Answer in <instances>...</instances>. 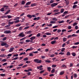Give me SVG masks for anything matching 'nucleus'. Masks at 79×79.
Wrapping results in <instances>:
<instances>
[{"instance_id":"1","label":"nucleus","mask_w":79,"mask_h":79,"mask_svg":"<svg viewBox=\"0 0 79 79\" xmlns=\"http://www.w3.org/2000/svg\"><path fill=\"white\" fill-rule=\"evenodd\" d=\"M34 62H36L37 63H42V60H39L38 59H35L34 60Z\"/></svg>"},{"instance_id":"2","label":"nucleus","mask_w":79,"mask_h":79,"mask_svg":"<svg viewBox=\"0 0 79 79\" xmlns=\"http://www.w3.org/2000/svg\"><path fill=\"white\" fill-rule=\"evenodd\" d=\"M35 39V36H32L31 37L30 39V40H31L30 42H32V43H33V42H32V41H33V40H34Z\"/></svg>"},{"instance_id":"3","label":"nucleus","mask_w":79,"mask_h":79,"mask_svg":"<svg viewBox=\"0 0 79 79\" xmlns=\"http://www.w3.org/2000/svg\"><path fill=\"white\" fill-rule=\"evenodd\" d=\"M11 21H12V20L11 19L9 20V22H8V23H9V24H13V23H15V21H12L11 22Z\"/></svg>"},{"instance_id":"4","label":"nucleus","mask_w":79,"mask_h":79,"mask_svg":"<svg viewBox=\"0 0 79 79\" xmlns=\"http://www.w3.org/2000/svg\"><path fill=\"white\" fill-rule=\"evenodd\" d=\"M23 33H22L20 34L19 35V36H20V37H23L25 36V34H23Z\"/></svg>"},{"instance_id":"5","label":"nucleus","mask_w":79,"mask_h":79,"mask_svg":"<svg viewBox=\"0 0 79 79\" xmlns=\"http://www.w3.org/2000/svg\"><path fill=\"white\" fill-rule=\"evenodd\" d=\"M4 34H10V33L11 32V31H8V30H6L4 31Z\"/></svg>"},{"instance_id":"6","label":"nucleus","mask_w":79,"mask_h":79,"mask_svg":"<svg viewBox=\"0 0 79 79\" xmlns=\"http://www.w3.org/2000/svg\"><path fill=\"white\" fill-rule=\"evenodd\" d=\"M58 5L57 3H53L51 4V7H54V6H56Z\"/></svg>"},{"instance_id":"7","label":"nucleus","mask_w":79,"mask_h":79,"mask_svg":"<svg viewBox=\"0 0 79 79\" xmlns=\"http://www.w3.org/2000/svg\"><path fill=\"white\" fill-rule=\"evenodd\" d=\"M14 47H12L10 48V49L9 51V52H12V51H14Z\"/></svg>"},{"instance_id":"8","label":"nucleus","mask_w":79,"mask_h":79,"mask_svg":"<svg viewBox=\"0 0 79 79\" xmlns=\"http://www.w3.org/2000/svg\"><path fill=\"white\" fill-rule=\"evenodd\" d=\"M45 62H46V63H50L51 62V61L48 60V59H47L45 60Z\"/></svg>"},{"instance_id":"9","label":"nucleus","mask_w":79,"mask_h":79,"mask_svg":"<svg viewBox=\"0 0 79 79\" xmlns=\"http://www.w3.org/2000/svg\"><path fill=\"white\" fill-rule=\"evenodd\" d=\"M56 41H52L51 42V44H55V43H56Z\"/></svg>"},{"instance_id":"10","label":"nucleus","mask_w":79,"mask_h":79,"mask_svg":"<svg viewBox=\"0 0 79 79\" xmlns=\"http://www.w3.org/2000/svg\"><path fill=\"white\" fill-rule=\"evenodd\" d=\"M27 16L28 18H32V15L30 14L28 15Z\"/></svg>"},{"instance_id":"11","label":"nucleus","mask_w":79,"mask_h":79,"mask_svg":"<svg viewBox=\"0 0 79 79\" xmlns=\"http://www.w3.org/2000/svg\"><path fill=\"white\" fill-rule=\"evenodd\" d=\"M73 76L74 78H76V77H77V74L76 73H74L73 74Z\"/></svg>"},{"instance_id":"12","label":"nucleus","mask_w":79,"mask_h":79,"mask_svg":"<svg viewBox=\"0 0 79 79\" xmlns=\"http://www.w3.org/2000/svg\"><path fill=\"white\" fill-rule=\"evenodd\" d=\"M66 40H67V39L66 38H63V42H66Z\"/></svg>"},{"instance_id":"13","label":"nucleus","mask_w":79,"mask_h":79,"mask_svg":"<svg viewBox=\"0 0 79 79\" xmlns=\"http://www.w3.org/2000/svg\"><path fill=\"white\" fill-rule=\"evenodd\" d=\"M10 10H9L8 11H7L5 13V15H7V14H8V13H10Z\"/></svg>"},{"instance_id":"14","label":"nucleus","mask_w":79,"mask_h":79,"mask_svg":"<svg viewBox=\"0 0 79 79\" xmlns=\"http://www.w3.org/2000/svg\"><path fill=\"white\" fill-rule=\"evenodd\" d=\"M56 23V21H52L50 22V23H51V24H55V23Z\"/></svg>"},{"instance_id":"15","label":"nucleus","mask_w":79,"mask_h":79,"mask_svg":"<svg viewBox=\"0 0 79 79\" xmlns=\"http://www.w3.org/2000/svg\"><path fill=\"white\" fill-rule=\"evenodd\" d=\"M64 71H62L60 73V75H63V74H64Z\"/></svg>"},{"instance_id":"16","label":"nucleus","mask_w":79,"mask_h":79,"mask_svg":"<svg viewBox=\"0 0 79 79\" xmlns=\"http://www.w3.org/2000/svg\"><path fill=\"white\" fill-rule=\"evenodd\" d=\"M52 19L53 21H57L58 20V19L55 17L52 18Z\"/></svg>"},{"instance_id":"17","label":"nucleus","mask_w":79,"mask_h":79,"mask_svg":"<svg viewBox=\"0 0 79 79\" xmlns=\"http://www.w3.org/2000/svg\"><path fill=\"white\" fill-rule=\"evenodd\" d=\"M45 34H46V35H52V34L51 33H49L48 32L46 33H45Z\"/></svg>"},{"instance_id":"18","label":"nucleus","mask_w":79,"mask_h":79,"mask_svg":"<svg viewBox=\"0 0 79 79\" xmlns=\"http://www.w3.org/2000/svg\"><path fill=\"white\" fill-rule=\"evenodd\" d=\"M7 61V60L6 59H3L1 61L2 62H6V61Z\"/></svg>"},{"instance_id":"19","label":"nucleus","mask_w":79,"mask_h":79,"mask_svg":"<svg viewBox=\"0 0 79 79\" xmlns=\"http://www.w3.org/2000/svg\"><path fill=\"white\" fill-rule=\"evenodd\" d=\"M47 68L48 69V71H49V72H50V71H51V67H47Z\"/></svg>"},{"instance_id":"20","label":"nucleus","mask_w":79,"mask_h":79,"mask_svg":"<svg viewBox=\"0 0 79 79\" xmlns=\"http://www.w3.org/2000/svg\"><path fill=\"white\" fill-rule=\"evenodd\" d=\"M5 47L6 48H8V47H9V45L7 44L6 43V45H5Z\"/></svg>"},{"instance_id":"21","label":"nucleus","mask_w":79,"mask_h":79,"mask_svg":"<svg viewBox=\"0 0 79 79\" xmlns=\"http://www.w3.org/2000/svg\"><path fill=\"white\" fill-rule=\"evenodd\" d=\"M6 45V43H3L1 44L2 46H5Z\"/></svg>"},{"instance_id":"22","label":"nucleus","mask_w":79,"mask_h":79,"mask_svg":"<svg viewBox=\"0 0 79 79\" xmlns=\"http://www.w3.org/2000/svg\"><path fill=\"white\" fill-rule=\"evenodd\" d=\"M71 28H72V27H71V26H68V29L69 30H70V29H71Z\"/></svg>"},{"instance_id":"23","label":"nucleus","mask_w":79,"mask_h":79,"mask_svg":"<svg viewBox=\"0 0 79 79\" xmlns=\"http://www.w3.org/2000/svg\"><path fill=\"white\" fill-rule=\"evenodd\" d=\"M52 68H56V65L53 64L52 65Z\"/></svg>"},{"instance_id":"24","label":"nucleus","mask_w":79,"mask_h":79,"mask_svg":"<svg viewBox=\"0 0 79 79\" xmlns=\"http://www.w3.org/2000/svg\"><path fill=\"white\" fill-rule=\"evenodd\" d=\"M59 11V10L58 9L55 10H54L53 12L54 13H56V12H58Z\"/></svg>"},{"instance_id":"25","label":"nucleus","mask_w":79,"mask_h":79,"mask_svg":"<svg viewBox=\"0 0 79 79\" xmlns=\"http://www.w3.org/2000/svg\"><path fill=\"white\" fill-rule=\"evenodd\" d=\"M13 65H10V66H8L7 68H13Z\"/></svg>"},{"instance_id":"26","label":"nucleus","mask_w":79,"mask_h":79,"mask_svg":"<svg viewBox=\"0 0 79 79\" xmlns=\"http://www.w3.org/2000/svg\"><path fill=\"white\" fill-rule=\"evenodd\" d=\"M72 55L73 56H76V53H75L74 52H73V53H72Z\"/></svg>"},{"instance_id":"27","label":"nucleus","mask_w":79,"mask_h":79,"mask_svg":"<svg viewBox=\"0 0 79 79\" xmlns=\"http://www.w3.org/2000/svg\"><path fill=\"white\" fill-rule=\"evenodd\" d=\"M4 9H5L4 8H2L1 9H0L1 11H2V12L4 11H5V10Z\"/></svg>"},{"instance_id":"28","label":"nucleus","mask_w":79,"mask_h":79,"mask_svg":"<svg viewBox=\"0 0 79 79\" xmlns=\"http://www.w3.org/2000/svg\"><path fill=\"white\" fill-rule=\"evenodd\" d=\"M31 2H27L26 4V5H30V4H31Z\"/></svg>"},{"instance_id":"29","label":"nucleus","mask_w":79,"mask_h":79,"mask_svg":"<svg viewBox=\"0 0 79 79\" xmlns=\"http://www.w3.org/2000/svg\"><path fill=\"white\" fill-rule=\"evenodd\" d=\"M5 54H2L0 55V57H5Z\"/></svg>"},{"instance_id":"30","label":"nucleus","mask_w":79,"mask_h":79,"mask_svg":"<svg viewBox=\"0 0 79 79\" xmlns=\"http://www.w3.org/2000/svg\"><path fill=\"white\" fill-rule=\"evenodd\" d=\"M31 32H32V31H27V34H30V33H31Z\"/></svg>"},{"instance_id":"31","label":"nucleus","mask_w":79,"mask_h":79,"mask_svg":"<svg viewBox=\"0 0 79 79\" xmlns=\"http://www.w3.org/2000/svg\"><path fill=\"white\" fill-rule=\"evenodd\" d=\"M29 56H33L34 55L32 53H31L29 54Z\"/></svg>"},{"instance_id":"32","label":"nucleus","mask_w":79,"mask_h":79,"mask_svg":"<svg viewBox=\"0 0 79 79\" xmlns=\"http://www.w3.org/2000/svg\"><path fill=\"white\" fill-rule=\"evenodd\" d=\"M77 24V23H73V26H76Z\"/></svg>"},{"instance_id":"33","label":"nucleus","mask_w":79,"mask_h":79,"mask_svg":"<svg viewBox=\"0 0 79 79\" xmlns=\"http://www.w3.org/2000/svg\"><path fill=\"white\" fill-rule=\"evenodd\" d=\"M71 55V53H70V52H67V56H69V55Z\"/></svg>"},{"instance_id":"34","label":"nucleus","mask_w":79,"mask_h":79,"mask_svg":"<svg viewBox=\"0 0 79 79\" xmlns=\"http://www.w3.org/2000/svg\"><path fill=\"white\" fill-rule=\"evenodd\" d=\"M29 60V59H28V58L27 57V58H24V59L23 60L24 61H27V60Z\"/></svg>"},{"instance_id":"35","label":"nucleus","mask_w":79,"mask_h":79,"mask_svg":"<svg viewBox=\"0 0 79 79\" xmlns=\"http://www.w3.org/2000/svg\"><path fill=\"white\" fill-rule=\"evenodd\" d=\"M31 6H36V4L35 3H33L31 4Z\"/></svg>"},{"instance_id":"36","label":"nucleus","mask_w":79,"mask_h":79,"mask_svg":"<svg viewBox=\"0 0 79 79\" xmlns=\"http://www.w3.org/2000/svg\"><path fill=\"white\" fill-rule=\"evenodd\" d=\"M31 41V40H27L25 41L26 42H30Z\"/></svg>"},{"instance_id":"37","label":"nucleus","mask_w":79,"mask_h":79,"mask_svg":"<svg viewBox=\"0 0 79 79\" xmlns=\"http://www.w3.org/2000/svg\"><path fill=\"white\" fill-rule=\"evenodd\" d=\"M21 3L22 5H24V4H25V1H22Z\"/></svg>"},{"instance_id":"38","label":"nucleus","mask_w":79,"mask_h":79,"mask_svg":"<svg viewBox=\"0 0 79 79\" xmlns=\"http://www.w3.org/2000/svg\"><path fill=\"white\" fill-rule=\"evenodd\" d=\"M29 26H27L25 27L24 29H29Z\"/></svg>"},{"instance_id":"39","label":"nucleus","mask_w":79,"mask_h":79,"mask_svg":"<svg viewBox=\"0 0 79 79\" xmlns=\"http://www.w3.org/2000/svg\"><path fill=\"white\" fill-rule=\"evenodd\" d=\"M58 27V26H57V25H56V26H53V27H52V28H53V29H55V28H56V27Z\"/></svg>"},{"instance_id":"40","label":"nucleus","mask_w":79,"mask_h":79,"mask_svg":"<svg viewBox=\"0 0 79 79\" xmlns=\"http://www.w3.org/2000/svg\"><path fill=\"white\" fill-rule=\"evenodd\" d=\"M7 18L10 19L12 18V16L11 15H8L7 16Z\"/></svg>"},{"instance_id":"41","label":"nucleus","mask_w":79,"mask_h":79,"mask_svg":"<svg viewBox=\"0 0 79 79\" xmlns=\"http://www.w3.org/2000/svg\"><path fill=\"white\" fill-rule=\"evenodd\" d=\"M47 25L48 27H51V26H52V24H50L49 25L47 24Z\"/></svg>"},{"instance_id":"42","label":"nucleus","mask_w":79,"mask_h":79,"mask_svg":"<svg viewBox=\"0 0 79 79\" xmlns=\"http://www.w3.org/2000/svg\"><path fill=\"white\" fill-rule=\"evenodd\" d=\"M6 40V37H4L2 39V40H3V41Z\"/></svg>"},{"instance_id":"43","label":"nucleus","mask_w":79,"mask_h":79,"mask_svg":"<svg viewBox=\"0 0 79 79\" xmlns=\"http://www.w3.org/2000/svg\"><path fill=\"white\" fill-rule=\"evenodd\" d=\"M64 9H61L60 12L61 13H63V12H64Z\"/></svg>"},{"instance_id":"44","label":"nucleus","mask_w":79,"mask_h":79,"mask_svg":"<svg viewBox=\"0 0 79 79\" xmlns=\"http://www.w3.org/2000/svg\"><path fill=\"white\" fill-rule=\"evenodd\" d=\"M0 76H6V75L5 74H0Z\"/></svg>"},{"instance_id":"45","label":"nucleus","mask_w":79,"mask_h":79,"mask_svg":"<svg viewBox=\"0 0 79 79\" xmlns=\"http://www.w3.org/2000/svg\"><path fill=\"white\" fill-rule=\"evenodd\" d=\"M55 1H54V0H51L50 2V3H53V2H54Z\"/></svg>"},{"instance_id":"46","label":"nucleus","mask_w":79,"mask_h":79,"mask_svg":"<svg viewBox=\"0 0 79 79\" xmlns=\"http://www.w3.org/2000/svg\"><path fill=\"white\" fill-rule=\"evenodd\" d=\"M21 24H19L16 25V27H19V26H21Z\"/></svg>"},{"instance_id":"47","label":"nucleus","mask_w":79,"mask_h":79,"mask_svg":"<svg viewBox=\"0 0 79 79\" xmlns=\"http://www.w3.org/2000/svg\"><path fill=\"white\" fill-rule=\"evenodd\" d=\"M71 41L70 40H69L67 42H66V43L67 44H69V42Z\"/></svg>"},{"instance_id":"48","label":"nucleus","mask_w":79,"mask_h":79,"mask_svg":"<svg viewBox=\"0 0 79 79\" xmlns=\"http://www.w3.org/2000/svg\"><path fill=\"white\" fill-rule=\"evenodd\" d=\"M76 7H77V5H74L73 6V8H76Z\"/></svg>"},{"instance_id":"49","label":"nucleus","mask_w":79,"mask_h":79,"mask_svg":"<svg viewBox=\"0 0 79 79\" xmlns=\"http://www.w3.org/2000/svg\"><path fill=\"white\" fill-rule=\"evenodd\" d=\"M37 37H40V34L39 33H38L37 35H36Z\"/></svg>"},{"instance_id":"50","label":"nucleus","mask_w":79,"mask_h":79,"mask_svg":"<svg viewBox=\"0 0 79 79\" xmlns=\"http://www.w3.org/2000/svg\"><path fill=\"white\" fill-rule=\"evenodd\" d=\"M64 23V20H62V21L59 22V24H61V23Z\"/></svg>"},{"instance_id":"51","label":"nucleus","mask_w":79,"mask_h":79,"mask_svg":"<svg viewBox=\"0 0 79 79\" xmlns=\"http://www.w3.org/2000/svg\"><path fill=\"white\" fill-rule=\"evenodd\" d=\"M77 35L75 34H73L72 35V37H76Z\"/></svg>"},{"instance_id":"52","label":"nucleus","mask_w":79,"mask_h":79,"mask_svg":"<svg viewBox=\"0 0 79 79\" xmlns=\"http://www.w3.org/2000/svg\"><path fill=\"white\" fill-rule=\"evenodd\" d=\"M78 26H77V25H76V26H75V29H76V30H77V29H78Z\"/></svg>"},{"instance_id":"53","label":"nucleus","mask_w":79,"mask_h":79,"mask_svg":"<svg viewBox=\"0 0 79 79\" xmlns=\"http://www.w3.org/2000/svg\"><path fill=\"white\" fill-rule=\"evenodd\" d=\"M59 54L60 55H64V52H60L59 53Z\"/></svg>"},{"instance_id":"54","label":"nucleus","mask_w":79,"mask_h":79,"mask_svg":"<svg viewBox=\"0 0 79 79\" xmlns=\"http://www.w3.org/2000/svg\"><path fill=\"white\" fill-rule=\"evenodd\" d=\"M27 65L26 64V65H25L23 66L22 67V68H26V67H27Z\"/></svg>"},{"instance_id":"55","label":"nucleus","mask_w":79,"mask_h":79,"mask_svg":"<svg viewBox=\"0 0 79 79\" xmlns=\"http://www.w3.org/2000/svg\"><path fill=\"white\" fill-rule=\"evenodd\" d=\"M5 36V35H4V34H2L1 35V36H0V37H4Z\"/></svg>"},{"instance_id":"56","label":"nucleus","mask_w":79,"mask_h":79,"mask_svg":"<svg viewBox=\"0 0 79 79\" xmlns=\"http://www.w3.org/2000/svg\"><path fill=\"white\" fill-rule=\"evenodd\" d=\"M62 67H63L64 68H66V66L64 65H62Z\"/></svg>"},{"instance_id":"57","label":"nucleus","mask_w":79,"mask_h":79,"mask_svg":"<svg viewBox=\"0 0 79 79\" xmlns=\"http://www.w3.org/2000/svg\"><path fill=\"white\" fill-rule=\"evenodd\" d=\"M26 63H29H29H31V61H29V60L27 61H26Z\"/></svg>"},{"instance_id":"58","label":"nucleus","mask_w":79,"mask_h":79,"mask_svg":"<svg viewBox=\"0 0 79 79\" xmlns=\"http://www.w3.org/2000/svg\"><path fill=\"white\" fill-rule=\"evenodd\" d=\"M65 50V48H63L61 50V52H63V51H64V50Z\"/></svg>"},{"instance_id":"59","label":"nucleus","mask_w":79,"mask_h":79,"mask_svg":"<svg viewBox=\"0 0 79 79\" xmlns=\"http://www.w3.org/2000/svg\"><path fill=\"white\" fill-rule=\"evenodd\" d=\"M23 29V27H20L19 29V31H21V30H22V29Z\"/></svg>"},{"instance_id":"60","label":"nucleus","mask_w":79,"mask_h":79,"mask_svg":"<svg viewBox=\"0 0 79 79\" xmlns=\"http://www.w3.org/2000/svg\"><path fill=\"white\" fill-rule=\"evenodd\" d=\"M18 54H14L13 55V56H18Z\"/></svg>"},{"instance_id":"61","label":"nucleus","mask_w":79,"mask_h":79,"mask_svg":"<svg viewBox=\"0 0 79 79\" xmlns=\"http://www.w3.org/2000/svg\"><path fill=\"white\" fill-rule=\"evenodd\" d=\"M48 74V73H46L44 74L43 75V76H46V75H47Z\"/></svg>"},{"instance_id":"62","label":"nucleus","mask_w":79,"mask_h":79,"mask_svg":"<svg viewBox=\"0 0 79 79\" xmlns=\"http://www.w3.org/2000/svg\"><path fill=\"white\" fill-rule=\"evenodd\" d=\"M50 57H54L55 56V55L54 54H52L50 56Z\"/></svg>"},{"instance_id":"63","label":"nucleus","mask_w":79,"mask_h":79,"mask_svg":"<svg viewBox=\"0 0 79 79\" xmlns=\"http://www.w3.org/2000/svg\"><path fill=\"white\" fill-rule=\"evenodd\" d=\"M12 55V54H8L7 55V56H11Z\"/></svg>"},{"instance_id":"64","label":"nucleus","mask_w":79,"mask_h":79,"mask_svg":"<svg viewBox=\"0 0 79 79\" xmlns=\"http://www.w3.org/2000/svg\"><path fill=\"white\" fill-rule=\"evenodd\" d=\"M79 44V42H77L76 43H75L74 44V45H78Z\"/></svg>"}]
</instances>
